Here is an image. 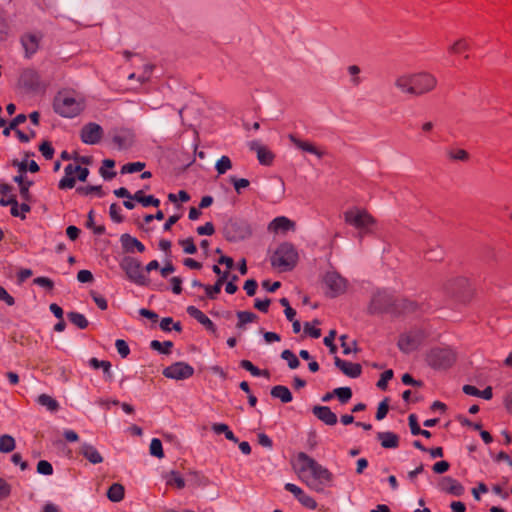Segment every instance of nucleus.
Returning <instances> with one entry per match:
<instances>
[{"mask_svg":"<svg viewBox=\"0 0 512 512\" xmlns=\"http://www.w3.org/2000/svg\"><path fill=\"white\" fill-rule=\"evenodd\" d=\"M67 317L69 319V321L75 325L76 327H78L79 329H86L89 325V322L88 320L86 319V317L81 314V313H78V312H69L67 313Z\"/></svg>","mask_w":512,"mask_h":512,"instance_id":"nucleus-39","label":"nucleus"},{"mask_svg":"<svg viewBox=\"0 0 512 512\" xmlns=\"http://www.w3.org/2000/svg\"><path fill=\"white\" fill-rule=\"evenodd\" d=\"M334 364L339 368L346 376L351 378H357L362 373V367L358 363H351L340 359L339 357L334 358Z\"/></svg>","mask_w":512,"mask_h":512,"instance_id":"nucleus-18","label":"nucleus"},{"mask_svg":"<svg viewBox=\"0 0 512 512\" xmlns=\"http://www.w3.org/2000/svg\"><path fill=\"white\" fill-rule=\"evenodd\" d=\"M298 260V253L295 247L288 242L282 243L271 257V265L281 271L292 270Z\"/></svg>","mask_w":512,"mask_h":512,"instance_id":"nucleus-4","label":"nucleus"},{"mask_svg":"<svg viewBox=\"0 0 512 512\" xmlns=\"http://www.w3.org/2000/svg\"><path fill=\"white\" fill-rule=\"evenodd\" d=\"M37 403L46 407L50 412H56L59 409V403L57 400L45 393L38 396Z\"/></svg>","mask_w":512,"mask_h":512,"instance_id":"nucleus-35","label":"nucleus"},{"mask_svg":"<svg viewBox=\"0 0 512 512\" xmlns=\"http://www.w3.org/2000/svg\"><path fill=\"white\" fill-rule=\"evenodd\" d=\"M120 243L125 253H133L135 250L139 253L145 251V246L137 238L128 233H124L120 236Z\"/></svg>","mask_w":512,"mask_h":512,"instance_id":"nucleus-19","label":"nucleus"},{"mask_svg":"<svg viewBox=\"0 0 512 512\" xmlns=\"http://www.w3.org/2000/svg\"><path fill=\"white\" fill-rule=\"evenodd\" d=\"M120 268L125 272L126 277L131 282L139 286H147L149 284L148 277L143 273L141 262L131 256H124L120 261Z\"/></svg>","mask_w":512,"mask_h":512,"instance_id":"nucleus-7","label":"nucleus"},{"mask_svg":"<svg viewBox=\"0 0 512 512\" xmlns=\"http://www.w3.org/2000/svg\"><path fill=\"white\" fill-rule=\"evenodd\" d=\"M447 157L453 161L466 162L469 160V153L464 149H449Z\"/></svg>","mask_w":512,"mask_h":512,"instance_id":"nucleus-43","label":"nucleus"},{"mask_svg":"<svg viewBox=\"0 0 512 512\" xmlns=\"http://www.w3.org/2000/svg\"><path fill=\"white\" fill-rule=\"evenodd\" d=\"M114 166H115V161L114 160H112V159H105V160H103L102 166L99 169L100 175L105 180L113 179L116 176V172L115 171H108L107 169H109V168L112 169Z\"/></svg>","mask_w":512,"mask_h":512,"instance_id":"nucleus-40","label":"nucleus"},{"mask_svg":"<svg viewBox=\"0 0 512 512\" xmlns=\"http://www.w3.org/2000/svg\"><path fill=\"white\" fill-rule=\"evenodd\" d=\"M438 487L441 491L453 496H461L464 493L463 485L450 476L441 477L438 481Z\"/></svg>","mask_w":512,"mask_h":512,"instance_id":"nucleus-16","label":"nucleus"},{"mask_svg":"<svg viewBox=\"0 0 512 512\" xmlns=\"http://www.w3.org/2000/svg\"><path fill=\"white\" fill-rule=\"evenodd\" d=\"M120 207L113 203L110 205L109 214L111 219L116 223H121L124 220V217L120 214Z\"/></svg>","mask_w":512,"mask_h":512,"instance_id":"nucleus-58","label":"nucleus"},{"mask_svg":"<svg viewBox=\"0 0 512 512\" xmlns=\"http://www.w3.org/2000/svg\"><path fill=\"white\" fill-rule=\"evenodd\" d=\"M229 276V272H224L223 275L218 277L216 283L214 285H205L204 289L206 291V295L210 299H215L216 295H218L221 291L222 285L226 282L227 278Z\"/></svg>","mask_w":512,"mask_h":512,"instance_id":"nucleus-31","label":"nucleus"},{"mask_svg":"<svg viewBox=\"0 0 512 512\" xmlns=\"http://www.w3.org/2000/svg\"><path fill=\"white\" fill-rule=\"evenodd\" d=\"M413 75L412 73H405L396 77L394 85L404 94L414 96L413 94Z\"/></svg>","mask_w":512,"mask_h":512,"instance_id":"nucleus-26","label":"nucleus"},{"mask_svg":"<svg viewBox=\"0 0 512 512\" xmlns=\"http://www.w3.org/2000/svg\"><path fill=\"white\" fill-rule=\"evenodd\" d=\"M187 313L202 324L208 331L217 336V328L215 324L201 310L195 306H188Z\"/></svg>","mask_w":512,"mask_h":512,"instance_id":"nucleus-20","label":"nucleus"},{"mask_svg":"<svg viewBox=\"0 0 512 512\" xmlns=\"http://www.w3.org/2000/svg\"><path fill=\"white\" fill-rule=\"evenodd\" d=\"M166 378L174 380H185L193 376L194 368L185 362H176L163 370Z\"/></svg>","mask_w":512,"mask_h":512,"instance_id":"nucleus-13","label":"nucleus"},{"mask_svg":"<svg viewBox=\"0 0 512 512\" xmlns=\"http://www.w3.org/2000/svg\"><path fill=\"white\" fill-rule=\"evenodd\" d=\"M240 366L249 371L253 376H260V375H264L266 377H269V372L268 370H264V371H261L259 368H257L256 366L253 365V363L249 360H242L240 362Z\"/></svg>","mask_w":512,"mask_h":512,"instance_id":"nucleus-45","label":"nucleus"},{"mask_svg":"<svg viewBox=\"0 0 512 512\" xmlns=\"http://www.w3.org/2000/svg\"><path fill=\"white\" fill-rule=\"evenodd\" d=\"M249 148L250 150L255 151L257 153L258 161L262 165L269 166L272 164L275 157L274 154L267 147L263 146L260 142L251 141L249 143Z\"/></svg>","mask_w":512,"mask_h":512,"instance_id":"nucleus-17","label":"nucleus"},{"mask_svg":"<svg viewBox=\"0 0 512 512\" xmlns=\"http://www.w3.org/2000/svg\"><path fill=\"white\" fill-rule=\"evenodd\" d=\"M426 361L434 369H447L456 361V354L450 348H433L428 352Z\"/></svg>","mask_w":512,"mask_h":512,"instance_id":"nucleus-9","label":"nucleus"},{"mask_svg":"<svg viewBox=\"0 0 512 512\" xmlns=\"http://www.w3.org/2000/svg\"><path fill=\"white\" fill-rule=\"evenodd\" d=\"M124 493V486L119 483H114L109 487L107 497L112 502H120L124 498Z\"/></svg>","mask_w":512,"mask_h":512,"instance_id":"nucleus-34","label":"nucleus"},{"mask_svg":"<svg viewBox=\"0 0 512 512\" xmlns=\"http://www.w3.org/2000/svg\"><path fill=\"white\" fill-rule=\"evenodd\" d=\"M0 205L1 206H8L10 205L11 206V215L14 216V217H21V219H25V214H21L19 212V204L16 200V197L15 195H11L8 199L6 198H1L0 199Z\"/></svg>","mask_w":512,"mask_h":512,"instance_id":"nucleus-36","label":"nucleus"},{"mask_svg":"<svg viewBox=\"0 0 512 512\" xmlns=\"http://www.w3.org/2000/svg\"><path fill=\"white\" fill-rule=\"evenodd\" d=\"M323 283L328 289L326 294L331 298L344 294L348 287L347 280L336 271L327 272L323 278Z\"/></svg>","mask_w":512,"mask_h":512,"instance_id":"nucleus-11","label":"nucleus"},{"mask_svg":"<svg viewBox=\"0 0 512 512\" xmlns=\"http://www.w3.org/2000/svg\"><path fill=\"white\" fill-rule=\"evenodd\" d=\"M441 291L447 297L461 304H468L475 295V289L465 276H453L441 284Z\"/></svg>","mask_w":512,"mask_h":512,"instance_id":"nucleus-2","label":"nucleus"},{"mask_svg":"<svg viewBox=\"0 0 512 512\" xmlns=\"http://www.w3.org/2000/svg\"><path fill=\"white\" fill-rule=\"evenodd\" d=\"M258 284L254 279H248L244 283V290L246 291L248 296H254L257 290Z\"/></svg>","mask_w":512,"mask_h":512,"instance_id":"nucleus-64","label":"nucleus"},{"mask_svg":"<svg viewBox=\"0 0 512 512\" xmlns=\"http://www.w3.org/2000/svg\"><path fill=\"white\" fill-rule=\"evenodd\" d=\"M41 38V35L31 33L25 34L21 37V43L25 50V56L27 58L31 57L33 54L37 52Z\"/></svg>","mask_w":512,"mask_h":512,"instance_id":"nucleus-22","label":"nucleus"},{"mask_svg":"<svg viewBox=\"0 0 512 512\" xmlns=\"http://www.w3.org/2000/svg\"><path fill=\"white\" fill-rule=\"evenodd\" d=\"M20 83L29 90H36L40 86V76L34 69H25L20 75Z\"/></svg>","mask_w":512,"mask_h":512,"instance_id":"nucleus-21","label":"nucleus"},{"mask_svg":"<svg viewBox=\"0 0 512 512\" xmlns=\"http://www.w3.org/2000/svg\"><path fill=\"white\" fill-rule=\"evenodd\" d=\"M84 109V102L67 94L59 93L54 100V110L63 117L72 118Z\"/></svg>","mask_w":512,"mask_h":512,"instance_id":"nucleus-6","label":"nucleus"},{"mask_svg":"<svg viewBox=\"0 0 512 512\" xmlns=\"http://www.w3.org/2000/svg\"><path fill=\"white\" fill-rule=\"evenodd\" d=\"M232 168V161L228 156H222L215 165V169L219 175L225 174Z\"/></svg>","mask_w":512,"mask_h":512,"instance_id":"nucleus-47","label":"nucleus"},{"mask_svg":"<svg viewBox=\"0 0 512 512\" xmlns=\"http://www.w3.org/2000/svg\"><path fill=\"white\" fill-rule=\"evenodd\" d=\"M297 460L301 463L299 474L309 470L314 479L313 481H305L308 487L317 492H323L325 484L333 480V474L304 452L297 454Z\"/></svg>","mask_w":512,"mask_h":512,"instance_id":"nucleus-1","label":"nucleus"},{"mask_svg":"<svg viewBox=\"0 0 512 512\" xmlns=\"http://www.w3.org/2000/svg\"><path fill=\"white\" fill-rule=\"evenodd\" d=\"M312 412L315 417L326 425L333 426L337 423V416L328 406H314Z\"/></svg>","mask_w":512,"mask_h":512,"instance_id":"nucleus-23","label":"nucleus"},{"mask_svg":"<svg viewBox=\"0 0 512 512\" xmlns=\"http://www.w3.org/2000/svg\"><path fill=\"white\" fill-rule=\"evenodd\" d=\"M396 297L387 291H378L375 293L370 302L371 313L389 312L393 313Z\"/></svg>","mask_w":512,"mask_h":512,"instance_id":"nucleus-12","label":"nucleus"},{"mask_svg":"<svg viewBox=\"0 0 512 512\" xmlns=\"http://www.w3.org/2000/svg\"><path fill=\"white\" fill-rule=\"evenodd\" d=\"M281 358L288 362V366L290 369H296L300 365L299 359L291 350H283L281 353Z\"/></svg>","mask_w":512,"mask_h":512,"instance_id":"nucleus-46","label":"nucleus"},{"mask_svg":"<svg viewBox=\"0 0 512 512\" xmlns=\"http://www.w3.org/2000/svg\"><path fill=\"white\" fill-rule=\"evenodd\" d=\"M270 394L272 397L280 399L283 403H289L293 399L291 391L284 385L274 386Z\"/></svg>","mask_w":512,"mask_h":512,"instance_id":"nucleus-32","label":"nucleus"},{"mask_svg":"<svg viewBox=\"0 0 512 512\" xmlns=\"http://www.w3.org/2000/svg\"><path fill=\"white\" fill-rule=\"evenodd\" d=\"M103 134V128L99 124L89 122L81 128L80 138L83 143L94 145L100 142Z\"/></svg>","mask_w":512,"mask_h":512,"instance_id":"nucleus-14","label":"nucleus"},{"mask_svg":"<svg viewBox=\"0 0 512 512\" xmlns=\"http://www.w3.org/2000/svg\"><path fill=\"white\" fill-rule=\"evenodd\" d=\"M230 182L233 184L234 189L237 194H241L242 189L247 188L250 184L248 179L237 178L235 176L230 177Z\"/></svg>","mask_w":512,"mask_h":512,"instance_id":"nucleus-52","label":"nucleus"},{"mask_svg":"<svg viewBox=\"0 0 512 512\" xmlns=\"http://www.w3.org/2000/svg\"><path fill=\"white\" fill-rule=\"evenodd\" d=\"M76 192L81 194V195H89L91 193H96L99 197H102L104 195V192L102 190V186H93V185H89V186H85V187H78L76 189Z\"/></svg>","mask_w":512,"mask_h":512,"instance_id":"nucleus-51","label":"nucleus"},{"mask_svg":"<svg viewBox=\"0 0 512 512\" xmlns=\"http://www.w3.org/2000/svg\"><path fill=\"white\" fill-rule=\"evenodd\" d=\"M238 318L237 328L242 329L244 325L254 322L258 319V316L250 311H238L236 313Z\"/></svg>","mask_w":512,"mask_h":512,"instance_id":"nucleus-37","label":"nucleus"},{"mask_svg":"<svg viewBox=\"0 0 512 512\" xmlns=\"http://www.w3.org/2000/svg\"><path fill=\"white\" fill-rule=\"evenodd\" d=\"M413 75V94L420 97L434 91L438 85L436 76L428 71H419Z\"/></svg>","mask_w":512,"mask_h":512,"instance_id":"nucleus-10","label":"nucleus"},{"mask_svg":"<svg viewBox=\"0 0 512 512\" xmlns=\"http://www.w3.org/2000/svg\"><path fill=\"white\" fill-rule=\"evenodd\" d=\"M39 150L47 160L52 159L54 156V148L49 141H43L39 146Z\"/></svg>","mask_w":512,"mask_h":512,"instance_id":"nucleus-57","label":"nucleus"},{"mask_svg":"<svg viewBox=\"0 0 512 512\" xmlns=\"http://www.w3.org/2000/svg\"><path fill=\"white\" fill-rule=\"evenodd\" d=\"M393 375L394 373L393 370L391 369L384 371L377 382V387L381 390H386L388 386V381L393 378Z\"/></svg>","mask_w":512,"mask_h":512,"instance_id":"nucleus-53","label":"nucleus"},{"mask_svg":"<svg viewBox=\"0 0 512 512\" xmlns=\"http://www.w3.org/2000/svg\"><path fill=\"white\" fill-rule=\"evenodd\" d=\"M179 244L183 247V250L186 254H195L197 252V247L193 238L191 237L180 240Z\"/></svg>","mask_w":512,"mask_h":512,"instance_id":"nucleus-54","label":"nucleus"},{"mask_svg":"<svg viewBox=\"0 0 512 512\" xmlns=\"http://www.w3.org/2000/svg\"><path fill=\"white\" fill-rule=\"evenodd\" d=\"M37 472L44 475H51L53 473V467L48 461L41 460L37 464Z\"/></svg>","mask_w":512,"mask_h":512,"instance_id":"nucleus-61","label":"nucleus"},{"mask_svg":"<svg viewBox=\"0 0 512 512\" xmlns=\"http://www.w3.org/2000/svg\"><path fill=\"white\" fill-rule=\"evenodd\" d=\"M15 449V439L10 435L0 436V452L9 453Z\"/></svg>","mask_w":512,"mask_h":512,"instance_id":"nucleus-42","label":"nucleus"},{"mask_svg":"<svg viewBox=\"0 0 512 512\" xmlns=\"http://www.w3.org/2000/svg\"><path fill=\"white\" fill-rule=\"evenodd\" d=\"M289 140L299 149L309 152L311 154H315L318 158H322L324 153L319 151L316 146L312 143L300 140L294 134H289Z\"/></svg>","mask_w":512,"mask_h":512,"instance_id":"nucleus-28","label":"nucleus"},{"mask_svg":"<svg viewBox=\"0 0 512 512\" xmlns=\"http://www.w3.org/2000/svg\"><path fill=\"white\" fill-rule=\"evenodd\" d=\"M418 310V304L414 301L396 298L393 314H409Z\"/></svg>","mask_w":512,"mask_h":512,"instance_id":"nucleus-27","label":"nucleus"},{"mask_svg":"<svg viewBox=\"0 0 512 512\" xmlns=\"http://www.w3.org/2000/svg\"><path fill=\"white\" fill-rule=\"evenodd\" d=\"M89 365L93 369H100L101 368L103 370V373H104L106 381L111 382L113 380V374L111 372V363L109 361H107V360H99V359L93 357V358H91L89 360Z\"/></svg>","mask_w":512,"mask_h":512,"instance_id":"nucleus-30","label":"nucleus"},{"mask_svg":"<svg viewBox=\"0 0 512 512\" xmlns=\"http://www.w3.org/2000/svg\"><path fill=\"white\" fill-rule=\"evenodd\" d=\"M223 236L229 242H237L248 238L251 234L250 225L243 219L229 218L223 226Z\"/></svg>","mask_w":512,"mask_h":512,"instance_id":"nucleus-5","label":"nucleus"},{"mask_svg":"<svg viewBox=\"0 0 512 512\" xmlns=\"http://www.w3.org/2000/svg\"><path fill=\"white\" fill-rule=\"evenodd\" d=\"M16 183L19 184L20 187V195L22 199L26 202H30L32 200L31 193L29 188L32 186V181H25L23 175H17L13 179Z\"/></svg>","mask_w":512,"mask_h":512,"instance_id":"nucleus-33","label":"nucleus"},{"mask_svg":"<svg viewBox=\"0 0 512 512\" xmlns=\"http://www.w3.org/2000/svg\"><path fill=\"white\" fill-rule=\"evenodd\" d=\"M470 49V45L466 38H460L456 40L451 46L448 48V52L453 55H459L463 52H466Z\"/></svg>","mask_w":512,"mask_h":512,"instance_id":"nucleus-38","label":"nucleus"},{"mask_svg":"<svg viewBox=\"0 0 512 512\" xmlns=\"http://www.w3.org/2000/svg\"><path fill=\"white\" fill-rule=\"evenodd\" d=\"M343 216L345 223L356 229V238L360 242L365 236L373 234L377 225L376 218L364 208H351L346 210Z\"/></svg>","mask_w":512,"mask_h":512,"instance_id":"nucleus-3","label":"nucleus"},{"mask_svg":"<svg viewBox=\"0 0 512 512\" xmlns=\"http://www.w3.org/2000/svg\"><path fill=\"white\" fill-rule=\"evenodd\" d=\"M297 500L308 509L314 510L317 508L316 500L310 497L309 495L305 494L304 492L300 495V497Z\"/></svg>","mask_w":512,"mask_h":512,"instance_id":"nucleus-55","label":"nucleus"},{"mask_svg":"<svg viewBox=\"0 0 512 512\" xmlns=\"http://www.w3.org/2000/svg\"><path fill=\"white\" fill-rule=\"evenodd\" d=\"M388 411H389V399L385 398L378 405L377 412H376V419L377 420L384 419L386 417Z\"/></svg>","mask_w":512,"mask_h":512,"instance_id":"nucleus-56","label":"nucleus"},{"mask_svg":"<svg viewBox=\"0 0 512 512\" xmlns=\"http://www.w3.org/2000/svg\"><path fill=\"white\" fill-rule=\"evenodd\" d=\"M294 229L295 223L285 216L276 217L268 225V230L274 233H278L279 231L286 232Z\"/></svg>","mask_w":512,"mask_h":512,"instance_id":"nucleus-25","label":"nucleus"},{"mask_svg":"<svg viewBox=\"0 0 512 512\" xmlns=\"http://www.w3.org/2000/svg\"><path fill=\"white\" fill-rule=\"evenodd\" d=\"M146 164L144 162H131L122 166L121 173H135L140 172L145 168Z\"/></svg>","mask_w":512,"mask_h":512,"instance_id":"nucleus-49","label":"nucleus"},{"mask_svg":"<svg viewBox=\"0 0 512 512\" xmlns=\"http://www.w3.org/2000/svg\"><path fill=\"white\" fill-rule=\"evenodd\" d=\"M167 485H175L177 489H183L185 487V481L176 471H170L166 476Z\"/></svg>","mask_w":512,"mask_h":512,"instance_id":"nucleus-41","label":"nucleus"},{"mask_svg":"<svg viewBox=\"0 0 512 512\" xmlns=\"http://www.w3.org/2000/svg\"><path fill=\"white\" fill-rule=\"evenodd\" d=\"M79 454L92 464H100L103 457L95 446L89 443H82L79 447Z\"/></svg>","mask_w":512,"mask_h":512,"instance_id":"nucleus-24","label":"nucleus"},{"mask_svg":"<svg viewBox=\"0 0 512 512\" xmlns=\"http://www.w3.org/2000/svg\"><path fill=\"white\" fill-rule=\"evenodd\" d=\"M150 347L153 350H156L162 354L167 355V354L171 353V348L173 347V343L171 341H164L163 343H161L158 340H153L150 343Z\"/></svg>","mask_w":512,"mask_h":512,"instance_id":"nucleus-44","label":"nucleus"},{"mask_svg":"<svg viewBox=\"0 0 512 512\" xmlns=\"http://www.w3.org/2000/svg\"><path fill=\"white\" fill-rule=\"evenodd\" d=\"M190 474L193 476L194 483L197 486L206 487L210 484L209 479L206 476L200 474L199 472L194 471L191 472Z\"/></svg>","mask_w":512,"mask_h":512,"instance_id":"nucleus-62","label":"nucleus"},{"mask_svg":"<svg viewBox=\"0 0 512 512\" xmlns=\"http://www.w3.org/2000/svg\"><path fill=\"white\" fill-rule=\"evenodd\" d=\"M334 394L342 404H345L351 399L352 390L349 387H339L334 389Z\"/></svg>","mask_w":512,"mask_h":512,"instance_id":"nucleus-48","label":"nucleus"},{"mask_svg":"<svg viewBox=\"0 0 512 512\" xmlns=\"http://www.w3.org/2000/svg\"><path fill=\"white\" fill-rule=\"evenodd\" d=\"M76 179L73 176L65 175L59 182L60 189H71L75 186Z\"/></svg>","mask_w":512,"mask_h":512,"instance_id":"nucleus-63","label":"nucleus"},{"mask_svg":"<svg viewBox=\"0 0 512 512\" xmlns=\"http://www.w3.org/2000/svg\"><path fill=\"white\" fill-rule=\"evenodd\" d=\"M116 349L122 358H126L130 353V348L125 340L118 339L115 342Z\"/></svg>","mask_w":512,"mask_h":512,"instance_id":"nucleus-60","label":"nucleus"},{"mask_svg":"<svg viewBox=\"0 0 512 512\" xmlns=\"http://www.w3.org/2000/svg\"><path fill=\"white\" fill-rule=\"evenodd\" d=\"M377 439L381 442V446L385 449H393L399 446V437L393 432H378Z\"/></svg>","mask_w":512,"mask_h":512,"instance_id":"nucleus-29","label":"nucleus"},{"mask_svg":"<svg viewBox=\"0 0 512 512\" xmlns=\"http://www.w3.org/2000/svg\"><path fill=\"white\" fill-rule=\"evenodd\" d=\"M336 337V331L331 330L328 335L324 338V344L329 348L330 353L334 354L337 351V346L334 344Z\"/></svg>","mask_w":512,"mask_h":512,"instance_id":"nucleus-59","label":"nucleus"},{"mask_svg":"<svg viewBox=\"0 0 512 512\" xmlns=\"http://www.w3.org/2000/svg\"><path fill=\"white\" fill-rule=\"evenodd\" d=\"M134 137V133L130 129H115L113 131L112 141L118 149H128L133 145Z\"/></svg>","mask_w":512,"mask_h":512,"instance_id":"nucleus-15","label":"nucleus"},{"mask_svg":"<svg viewBox=\"0 0 512 512\" xmlns=\"http://www.w3.org/2000/svg\"><path fill=\"white\" fill-rule=\"evenodd\" d=\"M426 337L427 333L424 329L415 327L399 336L397 346L403 353L409 354L417 350Z\"/></svg>","mask_w":512,"mask_h":512,"instance_id":"nucleus-8","label":"nucleus"},{"mask_svg":"<svg viewBox=\"0 0 512 512\" xmlns=\"http://www.w3.org/2000/svg\"><path fill=\"white\" fill-rule=\"evenodd\" d=\"M150 454L159 459L164 457L162 443L159 439L153 438L150 443Z\"/></svg>","mask_w":512,"mask_h":512,"instance_id":"nucleus-50","label":"nucleus"}]
</instances>
